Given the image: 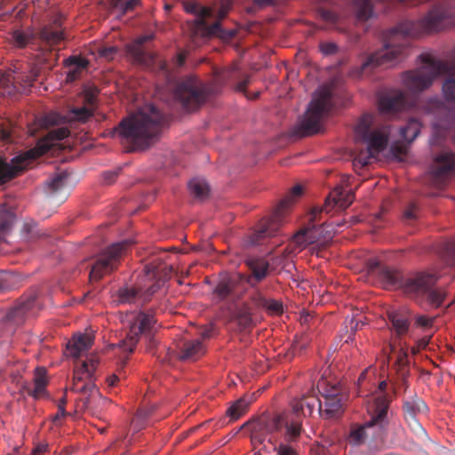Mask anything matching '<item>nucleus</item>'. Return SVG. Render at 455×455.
Masks as SVG:
<instances>
[{"mask_svg":"<svg viewBox=\"0 0 455 455\" xmlns=\"http://www.w3.org/2000/svg\"><path fill=\"white\" fill-rule=\"evenodd\" d=\"M449 17L443 6H435L422 19L403 20L387 31L383 36V49L371 54L359 68H354L350 76L361 77L379 66H388L399 60L404 54L409 37H418L440 31Z\"/></svg>","mask_w":455,"mask_h":455,"instance_id":"nucleus-1","label":"nucleus"},{"mask_svg":"<svg viewBox=\"0 0 455 455\" xmlns=\"http://www.w3.org/2000/svg\"><path fill=\"white\" fill-rule=\"evenodd\" d=\"M366 266L369 273L377 275L387 290L402 288L414 297L427 296L428 303L435 307H439L445 299L443 291L433 289L439 279L436 274L418 272L403 280L399 271L382 265L376 258L369 259Z\"/></svg>","mask_w":455,"mask_h":455,"instance_id":"nucleus-2","label":"nucleus"},{"mask_svg":"<svg viewBox=\"0 0 455 455\" xmlns=\"http://www.w3.org/2000/svg\"><path fill=\"white\" fill-rule=\"evenodd\" d=\"M164 121V114L148 104L121 121L115 132L131 150H144L156 141Z\"/></svg>","mask_w":455,"mask_h":455,"instance_id":"nucleus-3","label":"nucleus"},{"mask_svg":"<svg viewBox=\"0 0 455 455\" xmlns=\"http://www.w3.org/2000/svg\"><path fill=\"white\" fill-rule=\"evenodd\" d=\"M422 65L403 74L404 87L412 93H420L428 89L435 79L441 75L450 76L443 84V93L446 100H455V59L444 61L430 54L420 55Z\"/></svg>","mask_w":455,"mask_h":455,"instance_id":"nucleus-4","label":"nucleus"},{"mask_svg":"<svg viewBox=\"0 0 455 455\" xmlns=\"http://www.w3.org/2000/svg\"><path fill=\"white\" fill-rule=\"evenodd\" d=\"M356 140L366 145L365 148L357 149L353 160L355 170L368 165L371 159L375 158L387 146L390 129L388 125L374 126V117L370 114L363 115L355 126Z\"/></svg>","mask_w":455,"mask_h":455,"instance_id":"nucleus-5","label":"nucleus"},{"mask_svg":"<svg viewBox=\"0 0 455 455\" xmlns=\"http://www.w3.org/2000/svg\"><path fill=\"white\" fill-rule=\"evenodd\" d=\"M354 199L355 194L352 191L335 188L325 199L323 206H315L311 209L307 215L305 227L294 235L292 243L299 250L316 243L319 240L317 222L322 220V214L323 212L330 213L334 208L345 210L353 203Z\"/></svg>","mask_w":455,"mask_h":455,"instance_id":"nucleus-6","label":"nucleus"},{"mask_svg":"<svg viewBox=\"0 0 455 455\" xmlns=\"http://www.w3.org/2000/svg\"><path fill=\"white\" fill-rule=\"evenodd\" d=\"M69 135L66 127L54 128L40 139L36 147L24 155L18 156L8 164L0 159V183H5L22 172L33 159H36L52 149L57 141L62 140Z\"/></svg>","mask_w":455,"mask_h":455,"instance_id":"nucleus-7","label":"nucleus"},{"mask_svg":"<svg viewBox=\"0 0 455 455\" xmlns=\"http://www.w3.org/2000/svg\"><path fill=\"white\" fill-rule=\"evenodd\" d=\"M183 7L188 13L196 16V19L189 23L188 30L194 44H197L199 41L212 37L226 40L235 36V32L224 29L220 21L208 24L206 19L213 16V10L211 7L204 6L196 2H184Z\"/></svg>","mask_w":455,"mask_h":455,"instance_id":"nucleus-8","label":"nucleus"},{"mask_svg":"<svg viewBox=\"0 0 455 455\" xmlns=\"http://www.w3.org/2000/svg\"><path fill=\"white\" fill-rule=\"evenodd\" d=\"M215 92L214 85L204 84L195 76H187L177 83L174 98L184 109L191 111L197 109Z\"/></svg>","mask_w":455,"mask_h":455,"instance_id":"nucleus-9","label":"nucleus"},{"mask_svg":"<svg viewBox=\"0 0 455 455\" xmlns=\"http://www.w3.org/2000/svg\"><path fill=\"white\" fill-rule=\"evenodd\" d=\"M331 89L329 86L320 88L313 96L303 120L299 125L301 136L313 135L320 132L322 118L331 108Z\"/></svg>","mask_w":455,"mask_h":455,"instance_id":"nucleus-10","label":"nucleus"},{"mask_svg":"<svg viewBox=\"0 0 455 455\" xmlns=\"http://www.w3.org/2000/svg\"><path fill=\"white\" fill-rule=\"evenodd\" d=\"M156 319L149 313L140 312L130 319L129 332L125 339L119 343V347L125 352L132 353L139 341L140 336L148 340V351L153 353L156 341L153 337Z\"/></svg>","mask_w":455,"mask_h":455,"instance_id":"nucleus-11","label":"nucleus"},{"mask_svg":"<svg viewBox=\"0 0 455 455\" xmlns=\"http://www.w3.org/2000/svg\"><path fill=\"white\" fill-rule=\"evenodd\" d=\"M302 194V186H294L291 189L290 195L280 202L272 215L262 221L259 230L251 235V243L259 244L263 238L275 235L283 223L286 211L292 204L294 199Z\"/></svg>","mask_w":455,"mask_h":455,"instance_id":"nucleus-12","label":"nucleus"},{"mask_svg":"<svg viewBox=\"0 0 455 455\" xmlns=\"http://www.w3.org/2000/svg\"><path fill=\"white\" fill-rule=\"evenodd\" d=\"M131 243L124 240L106 248L97 257L90 272V279L94 281L100 280L105 275H108L116 269L121 258L126 253Z\"/></svg>","mask_w":455,"mask_h":455,"instance_id":"nucleus-13","label":"nucleus"},{"mask_svg":"<svg viewBox=\"0 0 455 455\" xmlns=\"http://www.w3.org/2000/svg\"><path fill=\"white\" fill-rule=\"evenodd\" d=\"M391 400L389 394H377L372 403L369 405L370 420L367 421V427L373 429V437H382L387 431L391 415Z\"/></svg>","mask_w":455,"mask_h":455,"instance_id":"nucleus-14","label":"nucleus"},{"mask_svg":"<svg viewBox=\"0 0 455 455\" xmlns=\"http://www.w3.org/2000/svg\"><path fill=\"white\" fill-rule=\"evenodd\" d=\"M94 381L95 376L92 375V370H88L87 362H83L79 366H76L71 390L86 395L82 399L84 409H89L94 400L100 397V390Z\"/></svg>","mask_w":455,"mask_h":455,"instance_id":"nucleus-15","label":"nucleus"},{"mask_svg":"<svg viewBox=\"0 0 455 455\" xmlns=\"http://www.w3.org/2000/svg\"><path fill=\"white\" fill-rule=\"evenodd\" d=\"M37 72L29 67L26 70H20L16 66L0 77L1 93L4 95H14L17 92L31 87L36 80Z\"/></svg>","mask_w":455,"mask_h":455,"instance_id":"nucleus-16","label":"nucleus"},{"mask_svg":"<svg viewBox=\"0 0 455 455\" xmlns=\"http://www.w3.org/2000/svg\"><path fill=\"white\" fill-rule=\"evenodd\" d=\"M322 387L321 393L324 401L319 403V414L325 419H334L339 417L343 413L345 395L339 384L324 383Z\"/></svg>","mask_w":455,"mask_h":455,"instance_id":"nucleus-17","label":"nucleus"},{"mask_svg":"<svg viewBox=\"0 0 455 455\" xmlns=\"http://www.w3.org/2000/svg\"><path fill=\"white\" fill-rule=\"evenodd\" d=\"M289 416L282 412L273 416H261L251 423V440L253 445L262 444L269 434L285 429Z\"/></svg>","mask_w":455,"mask_h":455,"instance_id":"nucleus-18","label":"nucleus"},{"mask_svg":"<svg viewBox=\"0 0 455 455\" xmlns=\"http://www.w3.org/2000/svg\"><path fill=\"white\" fill-rule=\"evenodd\" d=\"M319 387L315 388L312 387L306 393H304L300 398L292 399L290 403L291 411L282 412L283 415H287L294 421H299L300 427H302L303 419L307 416H310L316 405L319 407Z\"/></svg>","mask_w":455,"mask_h":455,"instance_id":"nucleus-19","label":"nucleus"},{"mask_svg":"<svg viewBox=\"0 0 455 455\" xmlns=\"http://www.w3.org/2000/svg\"><path fill=\"white\" fill-rule=\"evenodd\" d=\"M66 39L62 28L61 17H55L51 22L43 26L36 33L39 50L43 54L50 53Z\"/></svg>","mask_w":455,"mask_h":455,"instance_id":"nucleus-20","label":"nucleus"},{"mask_svg":"<svg viewBox=\"0 0 455 455\" xmlns=\"http://www.w3.org/2000/svg\"><path fill=\"white\" fill-rule=\"evenodd\" d=\"M286 427L282 432V441L274 444L275 455H299L298 443L301 436L303 427H300L299 421L287 419Z\"/></svg>","mask_w":455,"mask_h":455,"instance_id":"nucleus-21","label":"nucleus"},{"mask_svg":"<svg viewBox=\"0 0 455 455\" xmlns=\"http://www.w3.org/2000/svg\"><path fill=\"white\" fill-rule=\"evenodd\" d=\"M209 336L208 333H204L201 339L179 341L176 346V357L183 362H193L200 359L206 353L204 339Z\"/></svg>","mask_w":455,"mask_h":455,"instance_id":"nucleus-22","label":"nucleus"},{"mask_svg":"<svg viewBox=\"0 0 455 455\" xmlns=\"http://www.w3.org/2000/svg\"><path fill=\"white\" fill-rule=\"evenodd\" d=\"M430 173L436 181L455 173V154L443 151L436 156L430 166Z\"/></svg>","mask_w":455,"mask_h":455,"instance_id":"nucleus-23","label":"nucleus"},{"mask_svg":"<svg viewBox=\"0 0 455 455\" xmlns=\"http://www.w3.org/2000/svg\"><path fill=\"white\" fill-rule=\"evenodd\" d=\"M155 288L149 287L147 291H142L135 286H124L117 291V299L123 304L146 303L155 293Z\"/></svg>","mask_w":455,"mask_h":455,"instance_id":"nucleus-24","label":"nucleus"},{"mask_svg":"<svg viewBox=\"0 0 455 455\" xmlns=\"http://www.w3.org/2000/svg\"><path fill=\"white\" fill-rule=\"evenodd\" d=\"M93 344V337L91 334H75L67 344V355L78 358L86 353Z\"/></svg>","mask_w":455,"mask_h":455,"instance_id":"nucleus-25","label":"nucleus"},{"mask_svg":"<svg viewBox=\"0 0 455 455\" xmlns=\"http://www.w3.org/2000/svg\"><path fill=\"white\" fill-rule=\"evenodd\" d=\"M36 304V297L31 295L25 299H21L7 314L9 321L15 324L23 323L26 316L29 315Z\"/></svg>","mask_w":455,"mask_h":455,"instance_id":"nucleus-26","label":"nucleus"},{"mask_svg":"<svg viewBox=\"0 0 455 455\" xmlns=\"http://www.w3.org/2000/svg\"><path fill=\"white\" fill-rule=\"evenodd\" d=\"M406 95L402 91H396L392 94H387L380 97L379 100V108L381 113L389 114L394 113L405 105Z\"/></svg>","mask_w":455,"mask_h":455,"instance_id":"nucleus-27","label":"nucleus"},{"mask_svg":"<svg viewBox=\"0 0 455 455\" xmlns=\"http://www.w3.org/2000/svg\"><path fill=\"white\" fill-rule=\"evenodd\" d=\"M12 39L15 46L24 48L30 46L33 51L39 50V44L36 42V33L32 30H14L12 33Z\"/></svg>","mask_w":455,"mask_h":455,"instance_id":"nucleus-28","label":"nucleus"},{"mask_svg":"<svg viewBox=\"0 0 455 455\" xmlns=\"http://www.w3.org/2000/svg\"><path fill=\"white\" fill-rule=\"evenodd\" d=\"M247 265L251 272L248 280L251 285H255L267 276L269 267V264L267 260L262 259H251L248 261Z\"/></svg>","mask_w":455,"mask_h":455,"instance_id":"nucleus-29","label":"nucleus"},{"mask_svg":"<svg viewBox=\"0 0 455 455\" xmlns=\"http://www.w3.org/2000/svg\"><path fill=\"white\" fill-rule=\"evenodd\" d=\"M372 433L373 429L367 427V422L363 425H354L350 428L347 442L352 445H361L368 437L378 439L379 437L372 436Z\"/></svg>","mask_w":455,"mask_h":455,"instance_id":"nucleus-30","label":"nucleus"},{"mask_svg":"<svg viewBox=\"0 0 455 455\" xmlns=\"http://www.w3.org/2000/svg\"><path fill=\"white\" fill-rule=\"evenodd\" d=\"M387 316L397 336H403L407 333L410 326V319L406 312L391 311L388 313Z\"/></svg>","mask_w":455,"mask_h":455,"instance_id":"nucleus-31","label":"nucleus"},{"mask_svg":"<svg viewBox=\"0 0 455 455\" xmlns=\"http://www.w3.org/2000/svg\"><path fill=\"white\" fill-rule=\"evenodd\" d=\"M358 21H366L373 16V4L385 0H351Z\"/></svg>","mask_w":455,"mask_h":455,"instance_id":"nucleus-32","label":"nucleus"},{"mask_svg":"<svg viewBox=\"0 0 455 455\" xmlns=\"http://www.w3.org/2000/svg\"><path fill=\"white\" fill-rule=\"evenodd\" d=\"M68 173L62 171L55 173L45 182V192L48 196H55L67 185Z\"/></svg>","mask_w":455,"mask_h":455,"instance_id":"nucleus-33","label":"nucleus"},{"mask_svg":"<svg viewBox=\"0 0 455 455\" xmlns=\"http://www.w3.org/2000/svg\"><path fill=\"white\" fill-rule=\"evenodd\" d=\"M403 409L406 418L414 419L417 414L427 411V404L422 399L414 395L404 400Z\"/></svg>","mask_w":455,"mask_h":455,"instance_id":"nucleus-34","label":"nucleus"},{"mask_svg":"<svg viewBox=\"0 0 455 455\" xmlns=\"http://www.w3.org/2000/svg\"><path fill=\"white\" fill-rule=\"evenodd\" d=\"M15 221V213L12 207L0 206V243L4 241V235L7 234Z\"/></svg>","mask_w":455,"mask_h":455,"instance_id":"nucleus-35","label":"nucleus"},{"mask_svg":"<svg viewBox=\"0 0 455 455\" xmlns=\"http://www.w3.org/2000/svg\"><path fill=\"white\" fill-rule=\"evenodd\" d=\"M252 300L257 307H263L271 315H279L283 312V305L275 299H269L258 293L253 296Z\"/></svg>","mask_w":455,"mask_h":455,"instance_id":"nucleus-36","label":"nucleus"},{"mask_svg":"<svg viewBox=\"0 0 455 455\" xmlns=\"http://www.w3.org/2000/svg\"><path fill=\"white\" fill-rule=\"evenodd\" d=\"M45 387V370L44 368H36V376L34 379V386L33 387H28V394L37 399L44 394Z\"/></svg>","mask_w":455,"mask_h":455,"instance_id":"nucleus-37","label":"nucleus"},{"mask_svg":"<svg viewBox=\"0 0 455 455\" xmlns=\"http://www.w3.org/2000/svg\"><path fill=\"white\" fill-rule=\"evenodd\" d=\"M421 124L416 118H411L406 124L400 128V134L407 143H411L419 134Z\"/></svg>","mask_w":455,"mask_h":455,"instance_id":"nucleus-38","label":"nucleus"},{"mask_svg":"<svg viewBox=\"0 0 455 455\" xmlns=\"http://www.w3.org/2000/svg\"><path fill=\"white\" fill-rule=\"evenodd\" d=\"M235 285L232 278H223L216 285L213 294L219 300H224L232 295Z\"/></svg>","mask_w":455,"mask_h":455,"instance_id":"nucleus-39","label":"nucleus"},{"mask_svg":"<svg viewBox=\"0 0 455 455\" xmlns=\"http://www.w3.org/2000/svg\"><path fill=\"white\" fill-rule=\"evenodd\" d=\"M190 193L196 198L203 200L208 196L210 188L208 183L203 179H193L188 183Z\"/></svg>","mask_w":455,"mask_h":455,"instance_id":"nucleus-40","label":"nucleus"},{"mask_svg":"<svg viewBox=\"0 0 455 455\" xmlns=\"http://www.w3.org/2000/svg\"><path fill=\"white\" fill-rule=\"evenodd\" d=\"M251 403V400L245 397L239 398L227 410V415L234 420L238 419L247 411Z\"/></svg>","mask_w":455,"mask_h":455,"instance_id":"nucleus-41","label":"nucleus"},{"mask_svg":"<svg viewBox=\"0 0 455 455\" xmlns=\"http://www.w3.org/2000/svg\"><path fill=\"white\" fill-rule=\"evenodd\" d=\"M147 275L151 278H156L157 280H165L169 278L171 269L165 264H154L150 263L146 266Z\"/></svg>","mask_w":455,"mask_h":455,"instance_id":"nucleus-42","label":"nucleus"},{"mask_svg":"<svg viewBox=\"0 0 455 455\" xmlns=\"http://www.w3.org/2000/svg\"><path fill=\"white\" fill-rule=\"evenodd\" d=\"M18 277L12 272L0 271V292L14 289L18 284Z\"/></svg>","mask_w":455,"mask_h":455,"instance_id":"nucleus-43","label":"nucleus"},{"mask_svg":"<svg viewBox=\"0 0 455 455\" xmlns=\"http://www.w3.org/2000/svg\"><path fill=\"white\" fill-rule=\"evenodd\" d=\"M128 54L139 63H146L147 53L141 44L133 41L131 44L127 45Z\"/></svg>","mask_w":455,"mask_h":455,"instance_id":"nucleus-44","label":"nucleus"},{"mask_svg":"<svg viewBox=\"0 0 455 455\" xmlns=\"http://www.w3.org/2000/svg\"><path fill=\"white\" fill-rule=\"evenodd\" d=\"M71 117L79 122H86L93 114V108L89 107L74 108L71 111Z\"/></svg>","mask_w":455,"mask_h":455,"instance_id":"nucleus-45","label":"nucleus"},{"mask_svg":"<svg viewBox=\"0 0 455 455\" xmlns=\"http://www.w3.org/2000/svg\"><path fill=\"white\" fill-rule=\"evenodd\" d=\"M309 343V339L307 335L301 334L295 336V339L291 347V353L295 355L297 353L305 350Z\"/></svg>","mask_w":455,"mask_h":455,"instance_id":"nucleus-46","label":"nucleus"},{"mask_svg":"<svg viewBox=\"0 0 455 455\" xmlns=\"http://www.w3.org/2000/svg\"><path fill=\"white\" fill-rule=\"evenodd\" d=\"M317 12L324 21L330 24H335L338 20L336 12L323 4L317 7Z\"/></svg>","mask_w":455,"mask_h":455,"instance_id":"nucleus-47","label":"nucleus"},{"mask_svg":"<svg viewBox=\"0 0 455 455\" xmlns=\"http://www.w3.org/2000/svg\"><path fill=\"white\" fill-rule=\"evenodd\" d=\"M232 8V0H220V6L217 11V20L221 23V21L228 16L229 11ZM222 27V25L220 24Z\"/></svg>","mask_w":455,"mask_h":455,"instance_id":"nucleus-48","label":"nucleus"},{"mask_svg":"<svg viewBox=\"0 0 455 455\" xmlns=\"http://www.w3.org/2000/svg\"><path fill=\"white\" fill-rule=\"evenodd\" d=\"M65 65L83 70L87 68L88 60L81 57L71 56L65 60Z\"/></svg>","mask_w":455,"mask_h":455,"instance_id":"nucleus-49","label":"nucleus"},{"mask_svg":"<svg viewBox=\"0 0 455 455\" xmlns=\"http://www.w3.org/2000/svg\"><path fill=\"white\" fill-rule=\"evenodd\" d=\"M419 208L416 203H410L403 211V218L406 220L411 221L417 220L419 216Z\"/></svg>","mask_w":455,"mask_h":455,"instance_id":"nucleus-50","label":"nucleus"},{"mask_svg":"<svg viewBox=\"0 0 455 455\" xmlns=\"http://www.w3.org/2000/svg\"><path fill=\"white\" fill-rule=\"evenodd\" d=\"M237 323L243 329L250 328L252 324V319L249 313L241 312L237 315Z\"/></svg>","mask_w":455,"mask_h":455,"instance_id":"nucleus-51","label":"nucleus"},{"mask_svg":"<svg viewBox=\"0 0 455 455\" xmlns=\"http://www.w3.org/2000/svg\"><path fill=\"white\" fill-rule=\"evenodd\" d=\"M320 50L324 55H332L337 52L338 45L332 42H324L320 44Z\"/></svg>","mask_w":455,"mask_h":455,"instance_id":"nucleus-52","label":"nucleus"},{"mask_svg":"<svg viewBox=\"0 0 455 455\" xmlns=\"http://www.w3.org/2000/svg\"><path fill=\"white\" fill-rule=\"evenodd\" d=\"M121 169L106 171L102 174L103 182L106 185L112 184L119 175Z\"/></svg>","mask_w":455,"mask_h":455,"instance_id":"nucleus-53","label":"nucleus"},{"mask_svg":"<svg viewBox=\"0 0 455 455\" xmlns=\"http://www.w3.org/2000/svg\"><path fill=\"white\" fill-rule=\"evenodd\" d=\"M435 318H430L425 315H419L416 317L415 323L419 327L430 328L433 325Z\"/></svg>","mask_w":455,"mask_h":455,"instance_id":"nucleus-54","label":"nucleus"},{"mask_svg":"<svg viewBox=\"0 0 455 455\" xmlns=\"http://www.w3.org/2000/svg\"><path fill=\"white\" fill-rule=\"evenodd\" d=\"M117 52V48L115 46L104 47L100 50V55L105 59L111 60Z\"/></svg>","mask_w":455,"mask_h":455,"instance_id":"nucleus-55","label":"nucleus"},{"mask_svg":"<svg viewBox=\"0 0 455 455\" xmlns=\"http://www.w3.org/2000/svg\"><path fill=\"white\" fill-rule=\"evenodd\" d=\"M97 92L96 91H87L84 94V100L89 108H93V106L96 102Z\"/></svg>","mask_w":455,"mask_h":455,"instance_id":"nucleus-56","label":"nucleus"},{"mask_svg":"<svg viewBox=\"0 0 455 455\" xmlns=\"http://www.w3.org/2000/svg\"><path fill=\"white\" fill-rule=\"evenodd\" d=\"M140 3V0H129L124 4H121L119 9L122 13L124 14L128 12H131L134 9V7Z\"/></svg>","mask_w":455,"mask_h":455,"instance_id":"nucleus-57","label":"nucleus"},{"mask_svg":"<svg viewBox=\"0 0 455 455\" xmlns=\"http://www.w3.org/2000/svg\"><path fill=\"white\" fill-rule=\"evenodd\" d=\"M68 68H69V70L67 73L66 80H67V82L71 83V82H74L75 80H76L79 77L82 70H80L78 68H75L73 67H68Z\"/></svg>","mask_w":455,"mask_h":455,"instance_id":"nucleus-58","label":"nucleus"},{"mask_svg":"<svg viewBox=\"0 0 455 455\" xmlns=\"http://www.w3.org/2000/svg\"><path fill=\"white\" fill-rule=\"evenodd\" d=\"M249 84H250V76H246L244 78H243L241 81H239L236 84L235 89L238 92H244Z\"/></svg>","mask_w":455,"mask_h":455,"instance_id":"nucleus-59","label":"nucleus"},{"mask_svg":"<svg viewBox=\"0 0 455 455\" xmlns=\"http://www.w3.org/2000/svg\"><path fill=\"white\" fill-rule=\"evenodd\" d=\"M65 415H66V411H65V408L63 407V405H58V411L55 414V416L53 417L52 421L54 423H57V421L60 420L61 418L65 417Z\"/></svg>","mask_w":455,"mask_h":455,"instance_id":"nucleus-60","label":"nucleus"},{"mask_svg":"<svg viewBox=\"0 0 455 455\" xmlns=\"http://www.w3.org/2000/svg\"><path fill=\"white\" fill-rule=\"evenodd\" d=\"M153 39H154V34H148V35L139 36L134 41H136L137 43H139L140 44H141L143 46V44L145 43L151 41Z\"/></svg>","mask_w":455,"mask_h":455,"instance_id":"nucleus-61","label":"nucleus"},{"mask_svg":"<svg viewBox=\"0 0 455 455\" xmlns=\"http://www.w3.org/2000/svg\"><path fill=\"white\" fill-rule=\"evenodd\" d=\"M48 449L47 443H38L34 450V455H42Z\"/></svg>","mask_w":455,"mask_h":455,"instance_id":"nucleus-62","label":"nucleus"},{"mask_svg":"<svg viewBox=\"0 0 455 455\" xmlns=\"http://www.w3.org/2000/svg\"><path fill=\"white\" fill-rule=\"evenodd\" d=\"M119 381V377L116 374H112L107 378V383L108 387H115Z\"/></svg>","mask_w":455,"mask_h":455,"instance_id":"nucleus-63","label":"nucleus"},{"mask_svg":"<svg viewBox=\"0 0 455 455\" xmlns=\"http://www.w3.org/2000/svg\"><path fill=\"white\" fill-rule=\"evenodd\" d=\"M446 250L451 255L455 257V240L447 243Z\"/></svg>","mask_w":455,"mask_h":455,"instance_id":"nucleus-64","label":"nucleus"}]
</instances>
